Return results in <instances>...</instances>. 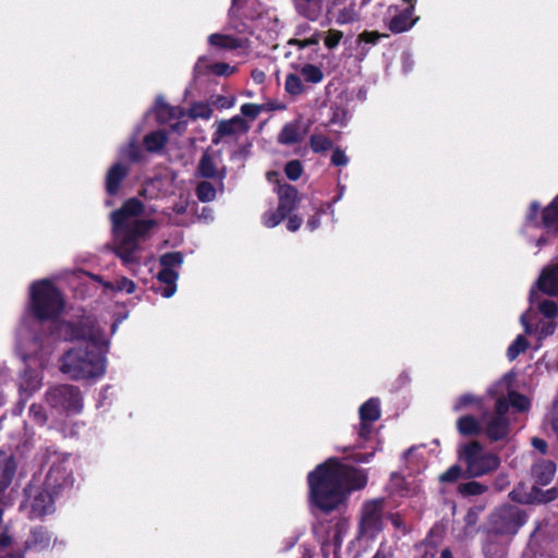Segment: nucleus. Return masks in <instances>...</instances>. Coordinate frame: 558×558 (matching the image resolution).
Here are the masks:
<instances>
[{
	"mask_svg": "<svg viewBox=\"0 0 558 558\" xmlns=\"http://www.w3.org/2000/svg\"><path fill=\"white\" fill-rule=\"evenodd\" d=\"M543 226L554 233H558V196L544 209Z\"/></svg>",
	"mask_w": 558,
	"mask_h": 558,
	"instance_id": "obj_22",
	"label": "nucleus"
},
{
	"mask_svg": "<svg viewBox=\"0 0 558 558\" xmlns=\"http://www.w3.org/2000/svg\"><path fill=\"white\" fill-rule=\"evenodd\" d=\"M301 225H302L301 218H299L298 216H291L288 219L287 228H288V230L294 232L301 227Z\"/></svg>",
	"mask_w": 558,
	"mask_h": 558,
	"instance_id": "obj_56",
	"label": "nucleus"
},
{
	"mask_svg": "<svg viewBox=\"0 0 558 558\" xmlns=\"http://www.w3.org/2000/svg\"><path fill=\"white\" fill-rule=\"evenodd\" d=\"M301 74L307 82L315 84L319 83L324 77L322 70L313 64L302 66Z\"/></svg>",
	"mask_w": 558,
	"mask_h": 558,
	"instance_id": "obj_32",
	"label": "nucleus"
},
{
	"mask_svg": "<svg viewBox=\"0 0 558 558\" xmlns=\"http://www.w3.org/2000/svg\"><path fill=\"white\" fill-rule=\"evenodd\" d=\"M486 489H487L486 486L482 485L478 482H474V481L459 486L460 493L463 495H468V496L481 495V494L485 493Z\"/></svg>",
	"mask_w": 558,
	"mask_h": 558,
	"instance_id": "obj_37",
	"label": "nucleus"
},
{
	"mask_svg": "<svg viewBox=\"0 0 558 558\" xmlns=\"http://www.w3.org/2000/svg\"><path fill=\"white\" fill-rule=\"evenodd\" d=\"M462 475V469L460 465H452L446 472H444L439 480L440 482H456Z\"/></svg>",
	"mask_w": 558,
	"mask_h": 558,
	"instance_id": "obj_45",
	"label": "nucleus"
},
{
	"mask_svg": "<svg viewBox=\"0 0 558 558\" xmlns=\"http://www.w3.org/2000/svg\"><path fill=\"white\" fill-rule=\"evenodd\" d=\"M0 558H22L14 554L12 537L5 532L0 533Z\"/></svg>",
	"mask_w": 558,
	"mask_h": 558,
	"instance_id": "obj_29",
	"label": "nucleus"
},
{
	"mask_svg": "<svg viewBox=\"0 0 558 558\" xmlns=\"http://www.w3.org/2000/svg\"><path fill=\"white\" fill-rule=\"evenodd\" d=\"M66 484L60 468L50 470L44 482L33 480L24 490L20 510L29 519H41L54 511L57 488Z\"/></svg>",
	"mask_w": 558,
	"mask_h": 558,
	"instance_id": "obj_4",
	"label": "nucleus"
},
{
	"mask_svg": "<svg viewBox=\"0 0 558 558\" xmlns=\"http://www.w3.org/2000/svg\"><path fill=\"white\" fill-rule=\"evenodd\" d=\"M380 410L379 402L375 399H371L360 408L361 417V436H365L368 433V423L379 418Z\"/></svg>",
	"mask_w": 558,
	"mask_h": 558,
	"instance_id": "obj_18",
	"label": "nucleus"
},
{
	"mask_svg": "<svg viewBox=\"0 0 558 558\" xmlns=\"http://www.w3.org/2000/svg\"><path fill=\"white\" fill-rule=\"evenodd\" d=\"M60 292L49 280H40L31 287V311L44 320L54 318L63 310Z\"/></svg>",
	"mask_w": 558,
	"mask_h": 558,
	"instance_id": "obj_6",
	"label": "nucleus"
},
{
	"mask_svg": "<svg viewBox=\"0 0 558 558\" xmlns=\"http://www.w3.org/2000/svg\"><path fill=\"white\" fill-rule=\"evenodd\" d=\"M284 172L290 180H298L302 174V166L298 160H292L287 163Z\"/></svg>",
	"mask_w": 558,
	"mask_h": 558,
	"instance_id": "obj_43",
	"label": "nucleus"
},
{
	"mask_svg": "<svg viewBox=\"0 0 558 558\" xmlns=\"http://www.w3.org/2000/svg\"><path fill=\"white\" fill-rule=\"evenodd\" d=\"M343 37V33L338 29H329L324 38L325 46L328 49L336 48Z\"/></svg>",
	"mask_w": 558,
	"mask_h": 558,
	"instance_id": "obj_41",
	"label": "nucleus"
},
{
	"mask_svg": "<svg viewBox=\"0 0 558 558\" xmlns=\"http://www.w3.org/2000/svg\"><path fill=\"white\" fill-rule=\"evenodd\" d=\"M527 347V342L523 336H518L513 343L508 348V357L514 360Z\"/></svg>",
	"mask_w": 558,
	"mask_h": 558,
	"instance_id": "obj_39",
	"label": "nucleus"
},
{
	"mask_svg": "<svg viewBox=\"0 0 558 558\" xmlns=\"http://www.w3.org/2000/svg\"><path fill=\"white\" fill-rule=\"evenodd\" d=\"M319 226V217L317 216H313L312 218H310V220L307 221V228L311 230V231H314L318 228Z\"/></svg>",
	"mask_w": 558,
	"mask_h": 558,
	"instance_id": "obj_62",
	"label": "nucleus"
},
{
	"mask_svg": "<svg viewBox=\"0 0 558 558\" xmlns=\"http://www.w3.org/2000/svg\"><path fill=\"white\" fill-rule=\"evenodd\" d=\"M241 112L243 116L255 118L260 112V108L254 104H244Z\"/></svg>",
	"mask_w": 558,
	"mask_h": 558,
	"instance_id": "obj_52",
	"label": "nucleus"
},
{
	"mask_svg": "<svg viewBox=\"0 0 558 558\" xmlns=\"http://www.w3.org/2000/svg\"><path fill=\"white\" fill-rule=\"evenodd\" d=\"M384 37H387V35L375 32V31H373V32L364 31L363 33H361L359 35L357 41L365 43L368 45H376L378 43V40Z\"/></svg>",
	"mask_w": 558,
	"mask_h": 558,
	"instance_id": "obj_42",
	"label": "nucleus"
},
{
	"mask_svg": "<svg viewBox=\"0 0 558 558\" xmlns=\"http://www.w3.org/2000/svg\"><path fill=\"white\" fill-rule=\"evenodd\" d=\"M122 157L129 158L131 160L136 159V147L133 144H130L126 148L121 151Z\"/></svg>",
	"mask_w": 558,
	"mask_h": 558,
	"instance_id": "obj_58",
	"label": "nucleus"
},
{
	"mask_svg": "<svg viewBox=\"0 0 558 558\" xmlns=\"http://www.w3.org/2000/svg\"><path fill=\"white\" fill-rule=\"evenodd\" d=\"M48 403L65 412H77L82 408L80 392L72 386L52 388L47 396Z\"/></svg>",
	"mask_w": 558,
	"mask_h": 558,
	"instance_id": "obj_11",
	"label": "nucleus"
},
{
	"mask_svg": "<svg viewBox=\"0 0 558 558\" xmlns=\"http://www.w3.org/2000/svg\"><path fill=\"white\" fill-rule=\"evenodd\" d=\"M539 310L548 320H550V318L556 316L558 313L557 305L553 301H545L541 303Z\"/></svg>",
	"mask_w": 558,
	"mask_h": 558,
	"instance_id": "obj_47",
	"label": "nucleus"
},
{
	"mask_svg": "<svg viewBox=\"0 0 558 558\" xmlns=\"http://www.w3.org/2000/svg\"><path fill=\"white\" fill-rule=\"evenodd\" d=\"M189 205V198L187 197H180V201L173 206V211L178 215H181L186 211Z\"/></svg>",
	"mask_w": 558,
	"mask_h": 558,
	"instance_id": "obj_54",
	"label": "nucleus"
},
{
	"mask_svg": "<svg viewBox=\"0 0 558 558\" xmlns=\"http://www.w3.org/2000/svg\"><path fill=\"white\" fill-rule=\"evenodd\" d=\"M199 172L203 177L206 178H213L216 175V162L214 158L208 154L205 153L199 161Z\"/></svg>",
	"mask_w": 558,
	"mask_h": 558,
	"instance_id": "obj_31",
	"label": "nucleus"
},
{
	"mask_svg": "<svg viewBox=\"0 0 558 558\" xmlns=\"http://www.w3.org/2000/svg\"><path fill=\"white\" fill-rule=\"evenodd\" d=\"M554 330L555 324L553 323V320L548 319L541 322L536 327V331L539 333L541 337H547L551 335Z\"/></svg>",
	"mask_w": 558,
	"mask_h": 558,
	"instance_id": "obj_49",
	"label": "nucleus"
},
{
	"mask_svg": "<svg viewBox=\"0 0 558 558\" xmlns=\"http://www.w3.org/2000/svg\"><path fill=\"white\" fill-rule=\"evenodd\" d=\"M31 542H32L33 546H36V547H39V548H45L50 543V536L44 530H35L32 533V541Z\"/></svg>",
	"mask_w": 558,
	"mask_h": 558,
	"instance_id": "obj_40",
	"label": "nucleus"
},
{
	"mask_svg": "<svg viewBox=\"0 0 558 558\" xmlns=\"http://www.w3.org/2000/svg\"><path fill=\"white\" fill-rule=\"evenodd\" d=\"M279 197L278 208L287 215L294 208L298 199V191L288 184L280 185L277 190Z\"/></svg>",
	"mask_w": 558,
	"mask_h": 558,
	"instance_id": "obj_19",
	"label": "nucleus"
},
{
	"mask_svg": "<svg viewBox=\"0 0 558 558\" xmlns=\"http://www.w3.org/2000/svg\"><path fill=\"white\" fill-rule=\"evenodd\" d=\"M521 323L524 326L525 332L531 333L532 332V326L529 324V316L527 314L521 315Z\"/></svg>",
	"mask_w": 558,
	"mask_h": 558,
	"instance_id": "obj_64",
	"label": "nucleus"
},
{
	"mask_svg": "<svg viewBox=\"0 0 558 558\" xmlns=\"http://www.w3.org/2000/svg\"><path fill=\"white\" fill-rule=\"evenodd\" d=\"M175 292V284H167V287L161 291V295L165 298H170Z\"/></svg>",
	"mask_w": 558,
	"mask_h": 558,
	"instance_id": "obj_63",
	"label": "nucleus"
},
{
	"mask_svg": "<svg viewBox=\"0 0 558 558\" xmlns=\"http://www.w3.org/2000/svg\"><path fill=\"white\" fill-rule=\"evenodd\" d=\"M537 288L546 294L558 295V264L549 265L542 271Z\"/></svg>",
	"mask_w": 558,
	"mask_h": 558,
	"instance_id": "obj_15",
	"label": "nucleus"
},
{
	"mask_svg": "<svg viewBox=\"0 0 558 558\" xmlns=\"http://www.w3.org/2000/svg\"><path fill=\"white\" fill-rule=\"evenodd\" d=\"M197 197L202 202H210L216 197V190L213 184L202 182L197 186Z\"/></svg>",
	"mask_w": 558,
	"mask_h": 558,
	"instance_id": "obj_36",
	"label": "nucleus"
},
{
	"mask_svg": "<svg viewBox=\"0 0 558 558\" xmlns=\"http://www.w3.org/2000/svg\"><path fill=\"white\" fill-rule=\"evenodd\" d=\"M296 10L305 17L315 21L323 12V0H294Z\"/></svg>",
	"mask_w": 558,
	"mask_h": 558,
	"instance_id": "obj_20",
	"label": "nucleus"
},
{
	"mask_svg": "<svg viewBox=\"0 0 558 558\" xmlns=\"http://www.w3.org/2000/svg\"><path fill=\"white\" fill-rule=\"evenodd\" d=\"M511 498L514 501L521 504H533V502H548L557 497L555 489L542 490L536 486H532L530 489L525 485H519L510 493Z\"/></svg>",
	"mask_w": 558,
	"mask_h": 558,
	"instance_id": "obj_12",
	"label": "nucleus"
},
{
	"mask_svg": "<svg viewBox=\"0 0 558 558\" xmlns=\"http://www.w3.org/2000/svg\"><path fill=\"white\" fill-rule=\"evenodd\" d=\"M125 174L126 169L121 163H116L109 169L106 179V189L109 194L114 195L118 192L120 182Z\"/></svg>",
	"mask_w": 558,
	"mask_h": 558,
	"instance_id": "obj_21",
	"label": "nucleus"
},
{
	"mask_svg": "<svg viewBox=\"0 0 558 558\" xmlns=\"http://www.w3.org/2000/svg\"><path fill=\"white\" fill-rule=\"evenodd\" d=\"M474 403H477V399L472 395H464L461 396L454 403L453 409L456 411H460L465 407L472 405Z\"/></svg>",
	"mask_w": 558,
	"mask_h": 558,
	"instance_id": "obj_48",
	"label": "nucleus"
},
{
	"mask_svg": "<svg viewBox=\"0 0 558 558\" xmlns=\"http://www.w3.org/2000/svg\"><path fill=\"white\" fill-rule=\"evenodd\" d=\"M104 286L107 289L116 290V291H125L126 293H133L135 291V284L133 281L129 280L125 277L119 278L114 284L105 282Z\"/></svg>",
	"mask_w": 558,
	"mask_h": 558,
	"instance_id": "obj_35",
	"label": "nucleus"
},
{
	"mask_svg": "<svg viewBox=\"0 0 558 558\" xmlns=\"http://www.w3.org/2000/svg\"><path fill=\"white\" fill-rule=\"evenodd\" d=\"M183 262V257L180 253H169L161 257L162 267L171 268L174 266H180Z\"/></svg>",
	"mask_w": 558,
	"mask_h": 558,
	"instance_id": "obj_44",
	"label": "nucleus"
},
{
	"mask_svg": "<svg viewBox=\"0 0 558 558\" xmlns=\"http://www.w3.org/2000/svg\"><path fill=\"white\" fill-rule=\"evenodd\" d=\"M40 385V379L35 372H26L23 374L20 381V390L21 392L29 393L36 390Z\"/></svg>",
	"mask_w": 558,
	"mask_h": 558,
	"instance_id": "obj_27",
	"label": "nucleus"
},
{
	"mask_svg": "<svg viewBox=\"0 0 558 558\" xmlns=\"http://www.w3.org/2000/svg\"><path fill=\"white\" fill-rule=\"evenodd\" d=\"M29 413L34 416L35 421L39 424H43L46 421V416L41 413L40 407L33 405L29 409Z\"/></svg>",
	"mask_w": 558,
	"mask_h": 558,
	"instance_id": "obj_55",
	"label": "nucleus"
},
{
	"mask_svg": "<svg viewBox=\"0 0 558 558\" xmlns=\"http://www.w3.org/2000/svg\"><path fill=\"white\" fill-rule=\"evenodd\" d=\"M367 476L362 470L350 469L330 459L308 474L312 502L324 511L336 509L354 489L365 486Z\"/></svg>",
	"mask_w": 558,
	"mask_h": 558,
	"instance_id": "obj_2",
	"label": "nucleus"
},
{
	"mask_svg": "<svg viewBox=\"0 0 558 558\" xmlns=\"http://www.w3.org/2000/svg\"><path fill=\"white\" fill-rule=\"evenodd\" d=\"M458 459L465 466L470 477H478L496 471L500 465L497 454L484 449L477 441L461 445L458 448Z\"/></svg>",
	"mask_w": 558,
	"mask_h": 558,
	"instance_id": "obj_5",
	"label": "nucleus"
},
{
	"mask_svg": "<svg viewBox=\"0 0 558 558\" xmlns=\"http://www.w3.org/2000/svg\"><path fill=\"white\" fill-rule=\"evenodd\" d=\"M246 130L247 125L244 119L239 116L233 117L229 120H222L217 124V131L213 141L215 143H218L220 137L243 133Z\"/></svg>",
	"mask_w": 558,
	"mask_h": 558,
	"instance_id": "obj_16",
	"label": "nucleus"
},
{
	"mask_svg": "<svg viewBox=\"0 0 558 558\" xmlns=\"http://www.w3.org/2000/svg\"><path fill=\"white\" fill-rule=\"evenodd\" d=\"M302 137L303 132L301 130V126L298 123H290L282 129L279 135V141L282 144H293L301 141Z\"/></svg>",
	"mask_w": 558,
	"mask_h": 558,
	"instance_id": "obj_26",
	"label": "nucleus"
},
{
	"mask_svg": "<svg viewBox=\"0 0 558 558\" xmlns=\"http://www.w3.org/2000/svg\"><path fill=\"white\" fill-rule=\"evenodd\" d=\"M286 216L287 214L277 207V209L269 210L263 215V225L267 228H274L278 226Z\"/></svg>",
	"mask_w": 558,
	"mask_h": 558,
	"instance_id": "obj_33",
	"label": "nucleus"
},
{
	"mask_svg": "<svg viewBox=\"0 0 558 558\" xmlns=\"http://www.w3.org/2000/svg\"><path fill=\"white\" fill-rule=\"evenodd\" d=\"M507 485H508V480L505 475L499 476L495 482V486L499 490H502Z\"/></svg>",
	"mask_w": 558,
	"mask_h": 558,
	"instance_id": "obj_61",
	"label": "nucleus"
},
{
	"mask_svg": "<svg viewBox=\"0 0 558 558\" xmlns=\"http://www.w3.org/2000/svg\"><path fill=\"white\" fill-rule=\"evenodd\" d=\"M229 70H230V66L225 63H217L213 66V71L219 75L229 74V72H230Z\"/></svg>",
	"mask_w": 558,
	"mask_h": 558,
	"instance_id": "obj_59",
	"label": "nucleus"
},
{
	"mask_svg": "<svg viewBox=\"0 0 558 558\" xmlns=\"http://www.w3.org/2000/svg\"><path fill=\"white\" fill-rule=\"evenodd\" d=\"M58 332L59 337L64 340H81L78 345L68 351L63 356L60 366L63 373L75 379L104 374V352L107 342L98 327L89 322L80 327L61 324Z\"/></svg>",
	"mask_w": 558,
	"mask_h": 558,
	"instance_id": "obj_1",
	"label": "nucleus"
},
{
	"mask_svg": "<svg viewBox=\"0 0 558 558\" xmlns=\"http://www.w3.org/2000/svg\"><path fill=\"white\" fill-rule=\"evenodd\" d=\"M556 468L550 461L538 463L533 469V475L537 484L547 485L554 477Z\"/></svg>",
	"mask_w": 558,
	"mask_h": 558,
	"instance_id": "obj_23",
	"label": "nucleus"
},
{
	"mask_svg": "<svg viewBox=\"0 0 558 558\" xmlns=\"http://www.w3.org/2000/svg\"><path fill=\"white\" fill-rule=\"evenodd\" d=\"M166 143V135L163 132L157 131L145 136L144 144L149 151L160 150Z\"/></svg>",
	"mask_w": 558,
	"mask_h": 558,
	"instance_id": "obj_28",
	"label": "nucleus"
},
{
	"mask_svg": "<svg viewBox=\"0 0 558 558\" xmlns=\"http://www.w3.org/2000/svg\"><path fill=\"white\" fill-rule=\"evenodd\" d=\"M457 427L459 433L464 436L477 435L483 429L481 423L469 415L460 417L457 422Z\"/></svg>",
	"mask_w": 558,
	"mask_h": 558,
	"instance_id": "obj_24",
	"label": "nucleus"
},
{
	"mask_svg": "<svg viewBox=\"0 0 558 558\" xmlns=\"http://www.w3.org/2000/svg\"><path fill=\"white\" fill-rule=\"evenodd\" d=\"M234 98H228L223 96H217L213 104L219 108H231L234 105Z\"/></svg>",
	"mask_w": 558,
	"mask_h": 558,
	"instance_id": "obj_53",
	"label": "nucleus"
},
{
	"mask_svg": "<svg viewBox=\"0 0 558 558\" xmlns=\"http://www.w3.org/2000/svg\"><path fill=\"white\" fill-rule=\"evenodd\" d=\"M286 90L291 95H299L303 92L301 78L295 74H289L286 78Z\"/></svg>",
	"mask_w": 558,
	"mask_h": 558,
	"instance_id": "obj_38",
	"label": "nucleus"
},
{
	"mask_svg": "<svg viewBox=\"0 0 558 558\" xmlns=\"http://www.w3.org/2000/svg\"><path fill=\"white\" fill-rule=\"evenodd\" d=\"M349 159L344 151H342L340 148H336L331 156V162L335 166H345L348 163Z\"/></svg>",
	"mask_w": 558,
	"mask_h": 558,
	"instance_id": "obj_51",
	"label": "nucleus"
},
{
	"mask_svg": "<svg viewBox=\"0 0 558 558\" xmlns=\"http://www.w3.org/2000/svg\"><path fill=\"white\" fill-rule=\"evenodd\" d=\"M254 31L257 32V36L262 37L263 32H266L269 37L272 34H277L279 31V20L275 11L267 10L264 14H260L254 21Z\"/></svg>",
	"mask_w": 558,
	"mask_h": 558,
	"instance_id": "obj_17",
	"label": "nucleus"
},
{
	"mask_svg": "<svg viewBox=\"0 0 558 558\" xmlns=\"http://www.w3.org/2000/svg\"><path fill=\"white\" fill-rule=\"evenodd\" d=\"M380 500L368 501L362 509L361 523H360V537L373 538L381 531L383 521L381 512L383 506Z\"/></svg>",
	"mask_w": 558,
	"mask_h": 558,
	"instance_id": "obj_10",
	"label": "nucleus"
},
{
	"mask_svg": "<svg viewBox=\"0 0 558 558\" xmlns=\"http://www.w3.org/2000/svg\"><path fill=\"white\" fill-rule=\"evenodd\" d=\"M532 445L535 449L539 450L542 453H544L546 451L547 445L543 439L533 438Z\"/></svg>",
	"mask_w": 558,
	"mask_h": 558,
	"instance_id": "obj_60",
	"label": "nucleus"
},
{
	"mask_svg": "<svg viewBox=\"0 0 558 558\" xmlns=\"http://www.w3.org/2000/svg\"><path fill=\"white\" fill-rule=\"evenodd\" d=\"M403 1L408 4V8L403 12L396 14L389 22V29L392 33L405 32L410 29L417 21V17L412 19L415 0Z\"/></svg>",
	"mask_w": 558,
	"mask_h": 558,
	"instance_id": "obj_14",
	"label": "nucleus"
},
{
	"mask_svg": "<svg viewBox=\"0 0 558 558\" xmlns=\"http://www.w3.org/2000/svg\"><path fill=\"white\" fill-rule=\"evenodd\" d=\"M208 41L211 46L220 49H234L242 45V39L222 34L210 35Z\"/></svg>",
	"mask_w": 558,
	"mask_h": 558,
	"instance_id": "obj_25",
	"label": "nucleus"
},
{
	"mask_svg": "<svg viewBox=\"0 0 558 558\" xmlns=\"http://www.w3.org/2000/svg\"><path fill=\"white\" fill-rule=\"evenodd\" d=\"M16 473V462L10 452L0 451V495L11 485Z\"/></svg>",
	"mask_w": 558,
	"mask_h": 558,
	"instance_id": "obj_13",
	"label": "nucleus"
},
{
	"mask_svg": "<svg viewBox=\"0 0 558 558\" xmlns=\"http://www.w3.org/2000/svg\"><path fill=\"white\" fill-rule=\"evenodd\" d=\"M318 43L319 36L317 34L306 39H291L289 41L290 45H296L300 49L305 48L307 46L317 45Z\"/></svg>",
	"mask_w": 558,
	"mask_h": 558,
	"instance_id": "obj_50",
	"label": "nucleus"
},
{
	"mask_svg": "<svg viewBox=\"0 0 558 558\" xmlns=\"http://www.w3.org/2000/svg\"><path fill=\"white\" fill-rule=\"evenodd\" d=\"M310 145L313 151L320 153L331 148V141L324 134L315 133L310 138Z\"/></svg>",
	"mask_w": 558,
	"mask_h": 558,
	"instance_id": "obj_30",
	"label": "nucleus"
},
{
	"mask_svg": "<svg viewBox=\"0 0 558 558\" xmlns=\"http://www.w3.org/2000/svg\"><path fill=\"white\" fill-rule=\"evenodd\" d=\"M390 521L396 529L400 530L402 533H405V524L399 514H391Z\"/></svg>",
	"mask_w": 558,
	"mask_h": 558,
	"instance_id": "obj_57",
	"label": "nucleus"
},
{
	"mask_svg": "<svg viewBox=\"0 0 558 558\" xmlns=\"http://www.w3.org/2000/svg\"><path fill=\"white\" fill-rule=\"evenodd\" d=\"M143 204L131 198L124 203L121 209L111 214L113 244L117 254L126 265L138 260V240L155 225L154 220L143 218Z\"/></svg>",
	"mask_w": 558,
	"mask_h": 558,
	"instance_id": "obj_3",
	"label": "nucleus"
},
{
	"mask_svg": "<svg viewBox=\"0 0 558 558\" xmlns=\"http://www.w3.org/2000/svg\"><path fill=\"white\" fill-rule=\"evenodd\" d=\"M508 398L509 401L507 400V403H510L518 411H525L530 407L529 399L523 395L514 391H508Z\"/></svg>",
	"mask_w": 558,
	"mask_h": 558,
	"instance_id": "obj_34",
	"label": "nucleus"
},
{
	"mask_svg": "<svg viewBox=\"0 0 558 558\" xmlns=\"http://www.w3.org/2000/svg\"><path fill=\"white\" fill-rule=\"evenodd\" d=\"M155 111L157 119L161 123H168L172 119H178L179 122L171 125V128L178 132L183 130L186 124V117L192 119H209L213 114V109L207 102H195L191 106L187 112L177 107L168 106L163 100L157 99Z\"/></svg>",
	"mask_w": 558,
	"mask_h": 558,
	"instance_id": "obj_8",
	"label": "nucleus"
},
{
	"mask_svg": "<svg viewBox=\"0 0 558 558\" xmlns=\"http://www.w3.org/2000/svg\"><path fill=\"white\" fill-rule=\"evenodd\" d=\"M524 522L525 517L518 507L504 506L490 515L489 525L495 533L515 534Z\"/></svg>",
	"mask_w": 558,
	"mask_h": 558,
	"instance_id": "obj_9",
	"label": "nucleus"
},
{
	"mask_svg": "<svg viewBox=\"0 0 558 558\" xmlns=\"http://www.w3.org/2000/svg\"><path fill=\"white\" fill-rule=\"evenodd\" d=\"M158 278L161 282H165L166 284H174L178 279V274L168 267H163L159 274Z\"/></svg>",
	"mask_w": 558,
	"mask_h": 558,
	"instance_id": "obj_46",
	"label": "nucleus"
},
{
	"mask_svg": "<svg viewBox=\"0 0 558 558\" xmlns=\"http://www.w3.org/2000/svg\"><path fill=\"white\" fill-rule=\"evenodd\" d=\"M512 383V376L506 375L499 383L489 389V393L497 397L495 412L485 415L483 422L485 424L486 435L493 439L498 440L505 437L508 433V420L505 417L508 411L507 399L499 396L504 391H508Z\"/></svg>",
	"mask_w": 558,
	"mask_h": 558,
	"instance_id": "obj_7",
	"label": "nucleus"
}]
</instances>
